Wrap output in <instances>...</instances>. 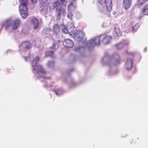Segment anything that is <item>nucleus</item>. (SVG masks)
Instances as JSON below:
<instances>
[{
    "instance_id": "obj_1",
    "label": "nucleus",
    "mask_w": 148,
    "mask_h": 148,
    "mask_svg": "<svg viewBox=\"0 0 148 148\" xmlns=\"http://www.w3.org/2000/svg\"><path fill=\"white\" fill-rule=\"evenodd\" d=\"M21 3L19 6L20 14L23 18H26L28 15L27 7L28 0H20Z\"/></svg>"
},
{
    "instance_id": "obj_2",
    "label": "nucleus",
    "mask_w": 148,
    "mask_h": 148,
    "mask_svg": "<svg viewBox=\"0 0 148 148\" xmlns=\"http://www.w3.org/2000/svg\"><path fill=\"white\" fill-rule=\"evenodd\" d=\"M20 23V20L19 19H17L15 20L12 23V20L11 19H8L3 22L2 27L5 26V29H8L10 27L12 24V29L13 30H14L17 29L19 26Z\"/></svg>"
},
{
    "instance_id": "obj_3",
    "label": "nucleus",
    "mask_w": 148,
    "mask_h": 148,
    "mask_svg": "<svg viewBox=\"0 0 148 148\" xmlns=\"http://www.w3.org/2000/svg\"><path fill=\"white\" fill-rule=\"evenodd\" d=\"M37 73L39 75V78L44 79H50L51 77L46 76V72L41 65H38L36 66Z\"/></svg>"
},
{
    "instance_id": "obj_4",
    "label": "nucleus",
    "mask_w": 148,
    "mask_h": 148,
    "mask_svg": "<svg viewBox=\"0 0 148 148\" xmlns=\"http://www.w3.org/2000/svg\"><path fill=\"white\" fill-rule=\"evenodd\" d=\"M40 3L39 5V10L40 12L43 13L48 11V0H39Z\"/></svg>"
},
{
    "instance_id": "obj_5",
    "label": "nucleus",
    "mask_w": 148,
    "mask_h": 148,
    "mask_svg": "<svg viewBox=\"0 0 148 148\" xmlns=\"http://www.w3.org/2000/svg\"><path fill=\"white\" fill-rule=\"evenodd\" d=\"M134 55L135 53L134 52L130 53L129 54V57L127 59L125 64V67L127 69L129 70L132 68L133 63L132 58Z\"/></svg>"
},
{
    "instance_id": "obj_6",
    "label": "nucleus",
    "mask_w": 148,
    "mask_h": 148,
    "mask_svg": "<svg viewBox=\"0 0 148 148\" xmlns=\"http://www.w3.org/2000/svg\"><path fill=\"white\" fill-rule=\"evenodd\" d=\"M73 37L75 40L78 41H82L84 36L82 32L75 30L73 32Z\"/></svg>"
},
{
    "instance_id": "obj_7",
    "label": "nucleus",
    "mask_w": 148,
    "mask_h": 148,
    "mask_svg": "<svg viewBox=\"0 0 148 148\" xmlns=\"http://www.w3.org/2000/svg\"><path fill=\"white\" fill-rule=\"evenodd\" d=\"M99 4L103 5L105 3L107 10L109 12L111 11L112 9V0H97Z\"/></svg>"
},
{
    "instance_id": "obj_8",
    "label": "nucleus",
    "mask_w": 148,
    "mask_h": 148,
    "mask_svg": "<svg viewBox=\"0 0 148 148\" xmlns=\"http://www.w3.org/2000/svg\"><path fill=\"white\" fill-rule=\"evenodd\" d=\"M66 11V5L65 4L64 6L60 7L56 11V15L58 18L60 19L62 16H65Z\"/></svg>"
},
{
    "instance_id": "obj_9",
    "label": "nucleus",
    "mask_w": 148,
    "mask_h": 148,
    "mask_svg": "<svg viewBox=\"0 0 148 148\" xmlns=\"http://www.w3.org/2000/svg\"><path fill=\"white\" fill-rule=\"evenodd\" d=\"M20 47L22 48L23 50L26 51L31 49L32 44L28 40L22 42Z\"/></svg>"
},
{
    "instance_id": "obj_10",
    "label": "nucleus",
    "mask_w": 148,
    "mask_h": 148,
    "mask_svg": "<svg viewBox=\"0 0 148 148\" xmlns=\"http://www.w3.org/2000/svg\"><path fill=\"white\" fill-rule=\"evenodd\" d=\"M110 61L114 65H117L120 63L119 55L117 53H114L110 59Z\"/></svg>"
},
{
    "instance_id": "obj_11",
    "label": "nucleus",
    "mask_w": 148,
    "mask_h": 148,
    "mask_svg": "<svg viewBox=\"0 0 148 148\" xmlns=\"http://www.w3.org/2000/svg\"><path fill=\"white\" fill-rule=\"evenodd\" d=\"M49 6L50 9L51 10L55 9L56 11L60 7H61L60 3L57 1L53 3H49Z\"/></svg>"
},
{
    "instance_id": "obj_12",
    "label": "nucleus",
    "mask_w": 148,
    "mask_h": 148,
    "mask_svg": "<svg viewBox=\"0 0 148 148\" xmlns=\"http://www.w3.org/2000/svg\"><path fill=\"white\" fill-rule=\"evenodd\" d=\"M63 45L68 48H72L74 45L73 42L69 39H65L63 42Z\"/></svg>"
},
{
    "instance_id": "obj_13",
    "label": "nucleus",
    "mask_w": 148,
    "mask_h": 148,
    "mask_svg": "<svg viewBox=\"0 0 148 148\" xmlns=\"http://www.w3.org/2000/svg\"><path fill=\"white\" fill-rule=\"evenodd\" d=\"M100 37L97 36L90 41V44L91 45H99L100 44Z\"/></svg>"
},
{
    "instance_id": "obj_14",
    "label": "nucleus",
    "mask_w": 148,
    "mask_h": 148,
    "mask_svg": "<svg viewBox=\"0 0 148 148\" xmlns=\"http://www.w3.org/2000/svg\"><path fill=\"white\" fill-rule=\"evenodd\" d=\"M132 3V0H123V6L125 10H127L130 7Z\"/></svg>"
},
{
    "instance_id": "obj_15",
    "label": "nucleus",
    "mask_w": 148,
    "mask_h": 148,
    "mask_svg": "<svg viewBox=\"0 0 148 148\" xmlns=\"http://www.w3.org/2000/svg\"><path fill=\"white\" fill-rule=\"evenodd\" d=\"M129 44L128 41L124 40L115 45V47L117 49L119 50L123 48L124 46H127Z\"/></svg>"
},
{
    "instance_id": "obj_16",
    "label": "nucleus",
    "mask_w": 148,
    "mask_h": 148,
    "mask_svg": "<svg viewBox=\"0 0 148 148\" xmlns=\"http://www.w3.org/2000/svg\"><path fill=\"white\" fill-rule=\"evenodd\" d=\"M112 39V37L110 36H106L104 37L101 42L104 45H106L110 42Z\"/></svg>"
},
{
    "instance_id": "obj_17",
    "label": "nucleus",
    "mask_w": 148,
    "mask_h": 148,
    "mask_svg": "<svg viewBox=\"0 0 148 148\" xmlns=\"http://www.w3.org/2000/svg\"><path fill=\"white\" fill-rule=\"evenodd\" d=\"M114 32L115 36L119 37L122 35V32L120 31L119 26L118 25H114Z\"/></svg>"
},
{
    "instance_id": "obj_18",
    "label": "nucleus",
    "mask_w": 148,
    "mask_h": 148,
    "mask_svg": "<svg viewBox=\"0 0 148 148\" xmlns=\"http://www.w3.org/2000/svg\"><path fill=\"white\" fill-rule=\"evenodd\" d=\"M32 23L34 25V29H37L39 25L38 20L36 18L33 19L32 20Z\"/></svg>"
},
{
    "instance_id": "obj_19",
    "label": "nucleus",
    "mask_w": 148,
    "mask_h": 148,
    "mask_svg": "<svg viewBox=\"0 0 148 148\" xmlns=\"http://www.w3.org/2000/svg\"><path fill=\"white\" fill-rule=\"evenodd\" d=\"M142 13L144 15H148V3L145 5L143 7Z\"/></svg>"
},
{
    "instance_id": "obj_20",
    "label": "nucleus",
    "mask_w": 148,
    "mask_h": 148,
    "mask_svg": "<svg viewBox=\"0 0 148 148\" xmlns=\"http://www.w3.org/2000/svg\"><path fill=\"white\" fill-rule=\"evenodd\" d=\"M53 30L54 32L58 34L60 32V29L59 25L55 24L53 26Z\"/></svg>"
},
{
    "instance_id": "obj_21",
    "label": "nucleus",
    "mask_w": 148,
    "mask_h": 148,
    "mask_svg": "<svg viewBox=\"0 0 148 148\" xmlns=\"http://www.w3.org/2000/svg\"><path fill=\"white\" fill-rule=\"evenodd\" d=\"M39 59L40 58L38 56L36 57L35 58H34L32 62V66H36L38 61L39 60Z\"/></svg>"
},
{
    "instance_id": "obj_22",
    "label": "nucleus",
    "mask_w": 148,
    "mask_h": 148,
    "mask_svg": "<svg viewBox=\"0 0 148 148\" xmlns=\"http://www.w3.org/2000/svg\"><path fill=\"white\" fill-rule=\"evenodd\" d=\"M45 55L47 57H53L54 56V52L53 51H47L45 53Z\"/></svg>"
},
{
    "instance_id": "obj_23",
    "label": "nucleus",
    "mask_w": 148,
    "mask_h": 148,
    "mask_svg": "<svg viewBox=\"0 0 148 148\" xmlns=\"http://www.w3.org/2000/svg\"><path fill=\"white\" fill-rule=\"evenodd\" d=\"M61 27H62L61 30L63 32L66 34L68 33V30L64 25L62 24L61 25Z\"/></svg>"
},
{
    "instance_id": "obj_24",
    "label": "nucleus",
    "mask_w": 148,
    "mask_h": 148,
    "mask_svg": "<svg viewBox=\"0 0 148 148\" xmlns=\"http://www.w3.org/2000/svg\"><path fill=\"white\" fill-rule=\"evenodd\" d=\"M54 92L56 95H59L62 94V90L61 89H58L55 90Z\"/></svg>"
},
{
    "instance_id": "obj_25",
    "label": "nucleus",
    "mask_w": 148,
    "mask_h": 148,
    "mask_svg": "<svg viewBox=\"0 0 148 148\" xmlns=\"http://www.w3.org/2000/svg\"><path fill=\"white\" fill-rule=\"evenodd\" d=\"M54 62L52 61H49L48 63V66L50 68H53L54 66Z\"/></svg>"
},
{
    "instance_id": "obj_26",
    "label": "nucleus",
    "mask_w": 148,
    "mask_h": 148,
    "mask_svg": "<svg viewBox=\"0 0 148 148\" xmlns=\"http://www.w3.org/2000/svg\"><path fill=\"white\" fill-rule=\"evenodd\" d=\"M139 26L138 25H136L134 26L132 28V32L133 33L136 32L138 29Z\"/></svg>"
},
{
    "instance_id": "obj_27",
    "label": "nucleus",
    "mask_w": 148,
    "mask_h": 148,
    "mask_svg": "<svg viewBox=\"0 0 148 148\" xmlns=\"http://www.w3.org/2000/svg\"><path fill=\"white\" fill-rule=\"evenodd\" d=\"M147 1H148V0H138V4L140 5L146 3Z\"/></svg>"
},
{
    "instance_id": "obj_28",
    "label": "nucleus",
    "mask_w": 148,
    "mask_h": 148,
    "mask_svg": "<svg viewBox=\"0 0 148 148\" xmlns=\"http://www.w3.org/2000/svg\"><path fill=\"white\" fill-rule=\"evenodd\" d=\"M57 46V43H56L53 42L52 44V46H51L50 48L51 49H55Z\"/></svg>"
},
{
    "instance_id": "obj_29",
    "label": "nucleus",
    "mask_w": 148,
    "mask_h": 148,
    "mask_svg": "<svg viewBox=\"0 0 148 148\" xmlns=\"http://www.w3.org/2000/svg\"><path fill=\"white\" fill-rule=\"evenodd\" d=\"M73 16V14L71 12H69L67 16L69 18H70L71 19L72 17V16Z\"/></svg>"
},
{
    "instance_id": "obj_30",
    "label": "nucleus",
    "mask_w": 148,
    "mask_h": 148,
    "mask_svg": "<svg viewBox=\"0 0 148 148\" xmlns=\"http://www.w3.org/2000/svg\"><path fill=\"white\" fill-rule=\"evenodd\" d=\"M61 3L64 5H64L66 4V0H60Z\"/></svg>"
},
{
    "instance_id": "obj_31",
    "label": "nucleus",
    "mask_w": 148,
    "mask_h": 148,
    "mask_svg": "<svg viewBox=\"0 0 148 148\" xmlns=\"http://www.w3.org/2000/svg\"><path fill=\"white\" fill-rule=\"evenodd\" d=\"M76 3V1L75 0H73L69 5V6L70 7L73 5V3Z\"/></svg>"
},
{
    "instance_id": "obj_32",
    "label": "nucleus",
    "mask_w": 148,
    "mask_h": 148,
    "mask_svg": "<svg viewBox=\"0 0 148 148\" xmlns=\"http://www.w3.org/2000/svg\"><path fill=\"white\" fill-rule=\"evenodd\" d=\"M37 0H31V1L33 3H35L36 1Z\"/></svg>"
},
{
    "instance_id": "obj_33",
    "label": "nucleus",
    "mask_w": 148,
    "mask_h": 148,
    "mask_svg": "<svg viewBox=\"0 0 148 148\" xmlns=\"http://www.w3.org/2000/svg\"><path fill=\"white\" fill-rule=\"evenodd\" d=\"M116 12H113V14H115Z\"/></svg>"
}]
</instances>
